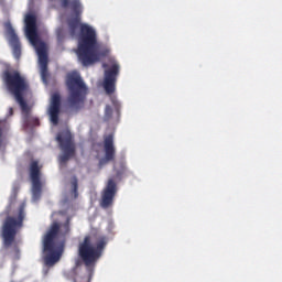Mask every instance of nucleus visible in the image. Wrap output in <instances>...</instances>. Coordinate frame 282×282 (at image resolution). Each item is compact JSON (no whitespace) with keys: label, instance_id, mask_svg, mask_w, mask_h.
Wrapping results in <instances>:
<instances>
[{"label":"nucleus","instance_id":"1","mask_svg":"<svg viewBox=\"0 0 282 282\" xmlns=\"http://www.w3.org/2000/svg\"><path fill=\"white\" fill-rule=\"evenodd\" d=\"M79 28V40L77 56L84 67H89L100 61V51H98V37L96 30L88 24H80V18H73L68 21L70 36H76Z\"/></svg>","mask_w":282,"mask_h":282},{"label":"nucleus","instance_id":"2","mask_svg":"<svg viewBox=\"0 0 282 282\" xmlns=\"http://www.w3.org/2000/svg\"><path fill=\"white\" fill-rule=\"evenodd\" d=\"M2 80L10 94L14 96L15 101L20 105L24 129L40 127L41 121L36 117L30 116V106L25 101V94L30 91V83L21 75L19 70H4Z\"/></svg>","mask_w":282,"mask_h":282},{"label":"nucleus","instance_id":"3","mask_svg":"<svg viewBox=\"0 0 282 282\" xmlns=\"http://www.w3.org/2000/svg\"><path fill=\"white\" fill-rule=\"evenodd\" d=\"M70 221V217H67L63 225L54 221L43 238L44 263L48 268L58 263L65 252V239L58 240V235L62 237L69 235Z\"/></svg>","mask_w":282,"mask_h":282},{"label":"nucleus","instance_id":"4","mask_svg":"<svg viewBox=\"0 0 282 282\" xmlns=\"http://www.w3.org/2000/svg\"><path fill=\"white\" fill-rule=\"evenodd\" d=\"M107 247V237L100 235L85 236L78 246V256L87 268V275L77 278L75 282H91L96 261L102 257V250Z\"/></svg>","mask_w":282,"mask_h":282},{"label":"nucleus","instance_id":"5","mask_svg":"<svg viewBox=\"0 0 282 282\" xmlns=\"http://www.w3.org/2000/svg\"><path fill=\"white\" fill-rule=\"evenodd\" d=\"M25 23V35L29 39L31 45L36 51L39 56V64L41 69L42 80L47 83V78H50V72L47 70V44L39 39V32L36 26V15L29 13L24 18Z\"/></svg>","mask_w":282,"mask_h":282},{"label":"nucleus","instance_id":"6","mask_svg":"<svg viewBox=\"0 0 282 282\" xmlns=\"http://www.w3.org/2000/svg\"><path fill=\"white\" fill-rule=\"evenodd\" d=\"M12 208V203L7 207L2 215H7L6 220L3 221L1 234L4 243V248H10L17 239V232L20 228H23V221L25 219V203H22L17 213L10 215Z\"/></svg>","mask_w":282,"mask_h":282},{"label":"nucleus","instance_id":"7","mask_svg":"<svg viewBox=\"0 0 282 282\" xmlns=\"http://www.w3.org/2000/svg\"><path fill=\"white\" fill-rule=\"evenodd\" d=\"M66 87L68 89V102L70 107L78 109L85 105L89 89L80 75L72 74L67 76Z\"/></svg>","mask_w":282,"mask_h":282},{"label":"nucleus","instance_id":"8","mask_svg":"<svg viewBox=\"0 0 282 282\" xmlns=\"http://www.w3.org/2000/svg\"><path fill=\"white\" fill-rule=\"evenodd\" d=\"M56 141L59 144V149L63 152L59 155V163L67 164L72 158L76 156V143L74 142V135H72V131L62 130L56 135Z\"/></svg>","mask_w":282,"mask_h":282},{"label":"nucleus","instance_id":"9","mask_svg":"<svg viewBox=\"0 0 282 282\" xmlns=\"http://www.w3.org/2000/svg\"><path fill=\"white\" fill-rule=\"evenodd\" d=\"M42 170L43 165H41L37 160H33L29 164V175L32 182V193L34 199H39L43 191V183H41V177L43 176V173L41 172Z\"/></svg>","mask_w":282,"mask_h":282},{"label":"nucleus","instance_id":"10","mask_svg":"<svg viewBox=\"0 0 282 282\" xmlns=\"http://www.w3.org/2000/svg\"><path fill=\"white\" fill-rule=\"evenodd\" d=\"M116 195H118V183H116V180L109 178L101 191L100 207L111 208Z\"/></svg>","mask_w":282,"mask_h":282},{"label":"nucleus","instance_id":"11","mask_svg":"<svg viewBox=\"0 0 282 282\" xmlns=\"http://www.w3.org/2000/svg\"><path fill=\"white\" fill-rule=\"evenodd\" d=\"M120 74V65L115 63L105 70L104 88L107 94H113L116 91V83L118 75Z\"/></svg>","mask_w":282,"mask_h":282},{"label":"nucleus","instance_id":"12","mask_svg":"<svg viewBox=\"0 0 282 282\" xmlns=\"http://www.w3.org/2000/svg\"><path fill=\"white\" fill-rule=\"evenodd\" d=\"M6 34L8 36L9 45L13 50V56L15 58H21V41L19 40V35H17V31L12 26V23H4Z\"/></svg>","mask_w":282,"mask_h":282},{"label":"nucleus","instance_id":"13","mask_svg":"<svg viewBox=\"0 0 282 282\" xmlns=\"http://www.w3.org/2000/svg\"><path fill=\"white\" fill-rule=\"evenodd\" d=\"M105 158L99 161V164H107L116 160V145H113V134H108L104 138Z\"/></svg>","mask_w":282,"mask_h":282},{"label":"nucleus","instance_id":"14","mask_svg":"<svg viewBox=\"0 0 282 282\" xmlns=\"http://www.w3.org/2000/svg\"><path fill=\"white\" fill-rule=\"evenodd\" d=\"M48 113L51 122L58 124V113H61V95L58 93L52 95Z\"/></svg>","mask_w":282,"mask_h":282},{"label":"nucleus","instance_id":"15","mask_svg":"<svg viewBox=\"0 0 282 282\" xmlns=\"http://www.w3.org/2000/svg\"><path fill=\"white\" fill-rule=\"evenodd\" d=\"M10 131L8 119H0V151L6 150V134Z\"/></svg>","mask_w":282,"mask_h":282},{"label":"nucleus","instance_id":"16","mask_svg":"<svg viewBox=\"0 0 282 282\" xmlns=\"http://www.w3.org/2000/svg\"><path fill=\"white\" fill-rule=\"evenodd\" d=\"M70 9L75 13V19H80V14H83V4H80V1H70Z\"/></svg>","mask_w":282,"mask_h":282},{"label":"nucleus","instance_id":"17","mask_svg":"<svg viewBox=\"0 0 282 282\" xmlns=\"http://www.w3.org/2000/svg\"><path fill=\"white\" fill-rule=\"evenodd\" d=\"M112 116H113V109L111 108V106L107 105L105 108V116H104L105 122H109Z\"/></svg>","mask_w":282,"mask_h":282},{"label":"nucleus","instance_id":"18","mask_svg":"<svg viewBox=\"0 0 282 282\" xmlns=\"http://www.w3.org/2000/svg\"><path fill=\"white\" fill-rule=\"evenodd\" d=\"M74 199L78 197V178L76 176L72 180Z\"/></svg>","mask_w":282,"mask_h":282},{"label":"nucleus","instance_id":"19","mask_svg":"<svg viewBox=\"0 0 282 282\" xmlns=\"http://www.w3.org/2000/svg\"><path fill=\"white\" fill-rule=\"evenodd\" d=\"M62 8H69L72 6V2L69 0H59Z\"/></svg>","mask_w":282,"mask_h":282},{"label":"nucleus","instance_id":"20","mask_svg":"<svg viewBox=\"0 0 282 282\" xmlns=\"http://www.w3.org/2000/svg\"><path fill=\"white\" fill-rule=\"evenodd\" d=\"M9 116H14V109L13 108H9Z\"/></svg>","mask_w":282,"mask_h":282},{"label":"nucleus","instance_id":"21","mask_svg":"<svg viewBox=\"0 0 282 282\" xmlns=\"http://www.w3.org/2000/svg\"><path fill=\"white\" fill-rule=\"evenodd\" d=\"M14 251L19 254V247H14Z\"/></svg>","mask_w":282,"mask_h":282},{"label":"nucleus","instance_id":"22","mask_svg":"<svg viewBox=\"0 0 282 282\" xmlns=\"http://www.w3.org/2000/svg\"><path fill=\"white\" fill-rule=\"evenodd\" d=\"M102 66H104V67H107V64H104Z\"/></svg>","mask_w":282,"mask_h":282}]
</instances>
